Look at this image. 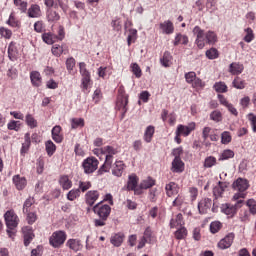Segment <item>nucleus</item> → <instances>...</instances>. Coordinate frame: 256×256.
<instances>
[{
	"label": "nucleus",
	"mask_w": 256,
	"mask_h": 256,
	"mask_svg": "<svg viewBox=\"0 0 256 256\" xmlns=\"http://www.w3.org/2000/svg\"><path fill=\"white\" fill-rule=\"evenodd\" d=\"M193 34L196 36L195 43L198 49H203L205 45H214L217 43V34L213 31H208L205 33V30L201 29L199 26L193 28Z\"/></svg>",
	"instance_id": "1"
},
{
	"label": "nucleus",
	"mask_w": 256,
	"mask_h": 256,
	"mask_svg": "<svg viewBox=\"0 0 256 256\" xmlns=\"http://www.w3.org/2000/svg\"><path fill=\"white\" fill-rule=\"evenodd\" d=\"M93 211L99 217V219L94 220V225L96 227H105L107 225V219L111 215V206L98 203L93 207Z\"/></svg>",
	"instance_id": "2"
},
{
	"label": "nucleus",
	"mask_w": 256,
	"mask_h": 256,
	"mask_svg": "<svg viewBox=\"0 0 256 256\" xmlns=\"http://www.w3.org/2000/svg\"><path fill=\"white\" fill-rule=\"evenodd\" d=\"M116 105L119 110H122V115L124 117L125 113L129 111V108L127 107V105H129V95L125 92V86L123 85H120L118 88Z\"/></svg>",
	"instance_id": "3"
},
{
	"label": "nucleus",
	"mask_w": 256,
	"mask_h": 256,
	"mask_svg": "<svg viewBox=\"0 0 256 256\" xmlns=\"http://www.w3.org/2000/svg\"><path fill=\"white\" fill-rule=\"evenodd\" d=\"M65 241H67V233L63 230L53 232L49 238V244L54 249H59V247L65 244Z\"/></svg>",
	"instance_id": "4"
},
{
	"label": "nucleus",
	"mask_w": 256,
	"mask_h": 256,
	"mask_svg": "<svg viewBox=\"0 0 256 256\" xmlns=\"http://www.w3.org/2000/svg\"><path fill=\"white\" fill-rule=\"evenodd\" d=\"M80 69V75L82 76V82L81 87L82 91L85 93V91L89 90V87H91V73L87 70V64L85 62H81L79 64Z\"/></svg>",
	"instance_id": "5"
},
{
	"label": "nucleus",
	"mask_w": 256,
	"mask_h": 256,
	"mask_svg": "<svg viewBox=\"0 0 256 256\" xmlns=\"http://www.w3.org/2000/svg\"><path fill=\"white\" fill-rule=\"evenodd\" d=\"M82 169L86 175H91L99 169V160L93 156H90L83 160Z\"/></svg>",
	"instance_id": "6"
},
{
	"label": "nucleus",
	"mask_w": 256,
	"mask_h": 256,
	"mask_svg": "<svg viewBox=\"0 0 256 256\" xmlns=\"http://www.w3.org/2000/svg\"><path fill=\"white\" fill-rule=\"evenodd\" d=\"M4 221L7 229H16L19 225V216H17L15 210H8L4 214Z\"/></svg>",
	"instance_id": "7"
},
{
	"label": "nucleus",
	"mask_w": 256,
	"mask_h": 256,
	"mask_svg": "<svg viewBox=\"0 0 256 256\" xmlns=\"http://www.w3.org/2000/svg\"><path fill=\"white\" fill-rule=\"evenodd\" d=\"M241 205H243V200H239L234 205L229 203L222 204L220 209L221 212L224 213V215H227L229 217H235V215H237V209H239Z\"/></svg>",
	"instance_id": "8"
},
{
	"label": "nucleus",
	"mask_w": 256,
	"mask_h": 256,
	"mask_svg": "<svg viewBox=\"0 0 256 256\" xmlns=\"http://www.w3.org/2000/svg\"><path fill=\"white\" fill-rule=\"evenodd\" d=\"M196 128L197 124H195V122H190L188 125L179 124L177 126L176 132L182 137H189Z\"/></svg>",
	"instance_id": "9"
},
{
	"label": "nucleus",
	"mask_w": 256,
	"mask_h": 256,
	"mask_svg": "<svg viewBox=\"0 0 256 256\" xmlns=\"http://www.w3.org/2000/svg\"><path fill=\"white\" fill-rule=\"evenodd\" d=\"M234 241H235V233L230 232L218 242V248L222 250L229 249V247L233 245Z\"/></svg>",
	"instance_id": "10"
},
{
	"label": "nucleus",
	"mask_w": 256,
	"mask_h": 256,
	"mask_svg": "<svg viewBox=\"0 0 256 256\" xmlns=\"http://www.w3.org/2000/svg\"><path fill=\"white\" fill-rule=\"evenodd\" d=\"M22 232L24 235V245L25 247H29L31 245V241L35 239V234L33 233V228L31 226H25L22 228Z\"/></svg>",
	"instance_id": "11"
},
{
	"label": "nucleus",
	"mask_w": 256,
	"mask_h": 256,
	"mask_svg": "<svg viewBox=\"0 0 256 256\" xmlns=\"http://www.w3.org/2000/svg\"><path fill=\"white\" fill-rule=\"evenodd\" d=\"M232 187L233 189H235V191L244 193V191H247V189H249V181H247V179L238 178L236 181H234Z\"/></svg>",
	"instance_id": "12"
},
{
	"label": "nucleus",
	"mask_w": 256,
	"mask_h": 256,
	"mask_svg": "<svg viewBox=\"0 0 256 256\" xmlns=\"http://www.w3.org/2000/svg\"><path fill=\"white\" fill-rule=\"evenodd\" d=\"M125 167V162L116 160L112 165V175H114V177H122L123 172L125 171Z\"/></svg>",
	"instance_id": "13"
},
{
	"label": "nucleus",
	"mask_w": 256,
	"mask_h": 256,
	"mask_svg": "<svg viewBox=\"0 0 256 256\" xmlns=\"http://www.w3.org/2000/svg\"><path fill=\"white\" fill-rule=\"evenodd\" d=\"M12 183L15 185L17 191H23L27 187V178L17 174L12 178Z\"/></svg>",
	"instance_id": "14"
},
{
	"label": "nucleus",
	"mask_w": 256,
	"mask_h": 256,
	"mask_svg": "<svg viewBox=\"0 0 256 256\" xmlns=\"http://www.w3.org/2000/svg\"><path fill=\"white\" fill-rule=\"evenodd\" d=\"M212 203L213 202L210 198H203L202 200H200V202L198 203V210L200 215L207 214L211 209Z\"/></svg>",
	"instance_id": "15"
},
{
	"label": "nucleus",
	"mask_w": 256,
	"mask_h": 256,
	"mask_svg": "<svg viewBox=\"0 0 256 256\" xmlns=\"http://www.w3.org/2000/svg\"><path fill=\"white\" fill-rule=\"evenodd\" d=\"M229 188V183L227 182H218V185L213 188V195L217 199L223 197V193Z\"/></svg>",
	"instance_id": "16"
},
{
	"label": "nucleus",
	"mask_w": 256,
	"mask_h": 256,
	"mask_svg": "<svg viewBox=\"0 0 256 256\" xmlns=\"http://www.w3.org/2000/svg\"><path fill=\"white\" fill-rule=\"evenodd\" d=\"M99 191L97 190H90L85 194V201L89 205V207H93L95 203L97 202V199H99Z\"/></svg>",
	"instance_id": "17"
},
{
	"label": "nucleus",
	"mask_w": 256,
	"mask_h": 256,
	"mask_svg": "<svg viewBox=\"0 0 256 256\" xmlns=\"http://www.w3.org/2000/svg\"><path fill=\"white\" fill-rule=\"evenodd\" d=\"M66 247H69L71 251L77 253L83 249V243L79 239L71 238L66 242Z\"/></svg>",
	"instance_id": "18"
},
{
	"label": "nucleus",
	"mask_w": 256,
	"mask_h": 256,
	"mask_svg": "<svg viewBox=\"0 0 256 256\" xmlns=\"http://www.w3.org/2000/svg\"><path fill=\"white\" fill-rule=\"evenodd\" d=\"M179 189V184L175 182H169L165 186L167 197H175V195H179Z\"/></svg>",
	"instance_id": "19"
},
{
	"label": "nucleus",
	"mask_w": 256,
	"mask_h": 256,
	"mask_svg": "<svg viewBox=\"0 0 256 256\" xmlns=\"http://www.w3.org/2000/svg\"><path fill=\"white\" fill-rule=\"evenodd\" d=\"M159 29L165 35H172L175 31V26H173V22H171V20H166L159 24Z\"/></svg>",
	"instance_id": "20"
},
{
	"label": "nucleus",
	"mask_w": 256,
	"mask_h": 256,
	"mask_svg": "<svg viewBox=\"0 0 256 256\" xmlns=\"http://www.w3.org/2000/svg\"><path fill=\"white\" fill-rule=\"evenodd\" d=\"M172 173H183L185 171V163L181 158H174L171 166Z\"/></svg>",
	"instance_id": "21"
},
{
	"label": "nucleus",
	"mask_w": 256,
	"mask_h": 256,
	"mask_svg": "<svg viewBox=\"0 0 256 256\" xmlns=\"http://www.w3.org/2000/svg\"><path fill=\"white\" fill-rule=\"evenodd\" d=\"M245 71V66L239 62H232L228 67V73L232 75H241Z\"/></svg>",
	"instance_id": "22"
},
{
	"label": "nucleus",
	"mask_w": 256,
	"mask_h": 256,
	"mask_svg": "<svg viewBox=\"0 0 256 256\" xmlns=\"http://www.w3.org/2000/svg\"><path fill=\"white\" fill-rule=\"evenodd\" d=\"M52 54L55 57H61V55H68L69 54V48L65 45H59L55 44L52 46Z\"/></svg>",
	"instance_id": "23"
},
{
	"label": "nucleus",
	"mask_w": 256,
	"mask_h": 256,
	"mask_svg": "<svg viewBox=\"0 0 256 256\" xmlns=\"http://www.w3.org/2000/svg\"><path fill=\"white\" fill-rule=\"evenodd\" d=\"M8 57L10 61H17V57H19V50L17 49V43L14 41L10 42L8 46Z\"/></svg>",
	"instance_id": "24"
},
{
	"label": "nucleus",
	"mask_w": 256,
	"mask_h": 256,
	"mask_svg": "<svg viewBox=\"0 0 256 256\" xmlns=\"http://www.w3.org/2000/svg\"><path fill=\"white\" fill-rule=\"evenodd\" d=\"M29 149H31V134L26 133L24 135V143H22V147L20 149V154L25 156L29 153Z\"/></svg>",
	"instance_id": "25"
},
{
	"label": "nucleus",
	"mask_w": 256,
	"mask_h": 256,
	"mask_svg": "<svg viewBox=\"0 0 256 256\" xmlns=\"http://www.w3.org/2000/svg\"><path fill=\"white\" fill-rule=\"evenodd\" d=\"M58 183L60 187H62L63 191H69V189L73 187V181H71L67 175L60 176Z\"/></svg>",
	"instance_id": "26"
},
{
	"label": "nucleus",
	"mask_w": 256,
	"mask_h": 256,
	"mask_svg": "<svg viewBox=\"0 0 256 256\" xmlns=\"http://www.w3.org/2000/svg\"><path fill=\"white\" fill-rule=\"evenodd\" d=\"M185 221L183 220V214L179 213L170 220V229H177V227H183Z\"/></svg>",
	"instance_id": "27"
},
{
	"label": "nucleus",
	"mask_w": 256,
	"mask_h": 256,
	"mask_svg": "<svg viewBox=\"0 0 256 256\" xmlns=\"http://www.w3.org/2000/svg\"><path fill=\"white\" fill-rule=\"evenodd\" d=\"M155 135V126L149 125L146 127L143 135V140L145 143H151L153 141V136Z\"/></svg>",
	"instance_id": "28"
},
{
	"label": "nucleus",
	"mask_w": 256,
	"mask_h": 256,
	"mask_svg": "<svg viewBox=\"0 0 256 256\" xmlns=\"http://www.w3.org/2000/svg\"><path fill=\"white\" fill-rule=\"evenodd\" d=\"M137 185H139V177L135 174L130 175L127 182V191L135 190Z\"/></svg>",
	"instance_id": "29"
},
{
	"label": "nucleus",
	"mask_w": 256,
	"mask_h": 256,
	"mask_svg": "<svg viewBox=\"0 0 256 256\" xmlns=\"http://www.w3.org/2000/svg\"><path fill=\"white\" fill-rule=\"evenodd\" d=\"M52 139L55 143H62L63 135H61V126H54L52 128Z\"/></svg>",
	"instance_id": "30"
},
{
	"label": "nucleus",
	"mask_w": 256,
	"mask_h": 256,
	"mask_svg": "<svg viewBox=\"0 0 256 256\" xmlns=\"http://www.w3.org/2000/svg\"><path fill=\"white\" fill-rule=\"evenodd\" d=\"M30 79L34 87H41V83H42L41 73H39L38 71H32L30 73Z\"/></svg>",
	"instance_id": "31"
},
{
	"label": "nucleus",
	"mask_w": 256,
	"mask_h": 256,
	"mask_svg": "<svg viewBox=\"0 0 256 256\" xmlns=\"http://www.w3.org/2000/svg\"><path fill=\"white\" fill-rule=\"evenodd\" d=\"M125 239L124 233H117L111 237L110 243L114 245V247H121L123 241Z\"/></svg>",
	"instance_id": "32"
},
{
	"label": "nucleus",
	"mask_w": 256,
	"mask_h": 256,
	"mask_svg": "<svg viewBox=\"0 0 256 256\" xmlns=\"http://www.w3.org/2000/svg\"><path fill=\"white\" fill-rule=\"evenodd\" d=\"M28 17L37 18L41 17V7L37 4L31 5L28 9Z\"/></svg>",
	"instance_id": "33"
},
{
	"label": "nucleus",
	"mask_w": 256,
	"mask_h": 256,
	"mask_svg": "<svg viewBox=\"0 0 256 256\" xmlns=\"http://www.w3.org/2000/svg\"><path fill=\"white\" fill-rule=\"evenodd\" d=\"M189 43V37L187 35H183L181 33L177 34L174 39V46L177 47V45H187Z\"/></svg>",
	"instance_id": "34"
},
{
	"label": "nucleus",
	"mask_w": 256,
	"mask_h": 256,
	"mask_svg": "<svg viewBox=\"0 0 256 256\" xmlns=\"http://www.w3.org/2000/svg\"><path fill=\"white\" fill-rule=\"evenodd\" d=\"M46 19L49 23H55L61 19V16L56 11L49 9L46 14Z\"/></svg>",
	"instance_id": "35"
},
{
	"label": "nucleus",
	"mask_w": 256,
	"mask_h": 256,
	"mask_svg": "<svg viewBox=\"0 0 256 256\" xmlns=\"http://www.w3.org/2000/svg\"><path fill=\"white\" fill-rule=\"evenodd\" d=\"M42 39L44 41V43H46L47 45H53V43H55V41H57V35L51 33V32H47L42 34Z\"/></svg>",
	"instance_id": "36"
},
{
	"label": "nucleus",
	"mask_w": 256,
	"mask_h": 256,
	"mask_svg": "<svg viewBox=\"0 0 256 256\" xmlns=\"http://www.w3.org/2000/svg\"><path fill=\"white\" fill-rule=\"evenodd\" d=\"M45 147H46V153H47L48 157H52V155L55 154V151H57V146L51 140H48L45 143Z\"/></svg>",
	"instance_id": "37"
},
{
	"label": "nucleus",
	"mask_w": 256,
	"mask_h": 256,
	"mask_svg": "<svg viewBox=\"0 0 256 256\" xmlns=\"http://www.w3.org/2000/svg\"><path fill=\"white\" fill-rule=\"evenodd\" d=\"M172 59L173 56H171V53L166 51L164 52L163 57L160 59V63L163 65V67H169V65H171Z\"/></svg>",
	"instance_id": "38"
},
{
	"label": "nucleus",
	"mask_w": 256,
	"mask_h": 256,
	"mask_svg": "<svg viewBox=\"0 0 256 256\" xmlns=\"http://www.w3.org/2000/svg\"><path fill=\"white\" fill-rule=\"evenodd\" d=\"M174 237L178 241L185 239L187 237V228H185L184 226L180 227L174 232Z\"/></svg>",
	"instance_id": "39"
},
{
	"label": "nucleus",
	"mask_w": 256,
	"mask_h": 256,
	"mask_svg": "<svg viewBox=\"0 0 256 256\" xmlns=\"http://www.w3.org/2000/svg\"><path fill=\"white\" fill-rule=\"evenodd\" d=\"M247 83L245 82V80L241 79V77L237 76L234 78V80L232 81V86L235 89H245Z\"/></svg>",
	"instance_id": "40"
},
{
	"label": "nucleus",
	"mask_w": 256,
	"mask_h": 256,
	"mask_svg": "<svg viewBox=\"0 0 256 256\" xmlns=\"http://www.w3.org/2000/svg\"><path fill=\"white\" fill-rule=\"evenodd\" d=\"M25 122H26V125L30 127V129H35L38 127L37 119H35V117H33L31 114L26 115Z\"/></svg>",
	"instance_id": "41"
},
{
	"label": "nucleus",
	"mask_w": 256,
	"mask_h": 256,
	"mask_svg": "<svg viewBox=\"0 0 256 256\" xmlns=\"http://www.w3.org/2000/svg\"><path fill=\"white\" fill-rule=\"evenodd\" d=\"M213 87L216 93H227L228 91V87L227 84H225V82H216Z\"/></svg>",
	"instance_id": "42"
},
{
	"label": "nucleus",
	"mask_w": 256,
	"mask_h": 256,
	"mask_svg": "<svg viewBox=\"0 0 256 256\" xmlns=\"http://www.w3.org/2000/svg\"><path fill=\"white\" fill-rule=\"evenodd\" d=\"M101 152L103 153V155H110L111 157H113V155H117V153H119V150H117V148L113 146H105L101 148Z\"/></svg>",
	"instance_id": "43"
},
{
	"label": "nucleus",
	"mask_w": 256,
	"mask_h": 256,
	"mask_svg": "<svg viewBox=\"0 0 256 256\" xmlns=\"http://www.w3.org/2000/svg\"><path fill=\"white\" fill-rule=\"evenodd\" d=\"M217 165V158L215 156H208L204 160V167L206 169H211V167H215Z\"/></svg>",
	"instance_id": "44"
},
{
	"label": "nucleus",
	"mask_w": 256,
	"mask_h": 256,
	"mask_svg": "<svg viewBox=\"0 0 256 256\" xmlns=\"http://www.w3.org/2000/svg\"><path fill=\"white\" fill-rule=\"evenodd\" d=\"M33 205H35V198L29 196L23 204V213H29Z\"/></svg>",
	"instance_id": "45"
},
{
	"label": "nucleus",
	"mask_w": 256,
	"mask_h": 256,
	"mask_svg": "<svg viewBox=\"0 0 256 256\" xmlns=\"http://www.w3.org/2000/svg\"><path fill=\"white\" fill-rule=\"evenodd\" d=\"M155 185V179L148 177L140 183V189H151Z\"/></svg>",
	"instance_id": "46"
},
{
	"label": "nucleus",
	"mask_w": 256,
	"mask_h": 256,
	"mask_svg": "<svg viewBox=\"0 0 256 256\" xmlns=\"http://www.w3.org/2000/svg\"><path fill=\"white\" fill-rule=\"evenodd\" d=\"M131 71L133 75H135L136 79H141L143 72L141 71V67L137 63H132L131 64Z\"/></svg>",
	"instance_id": "47"
},
{
	"label": "nucleus",
	"mask_w": 256,
	"mask_h": 256,
	"mask_svg": "<svg viewBox=\"0 0 256 256\" xmlns=\"http://www.w3.org/2000/svg\"><path fill=\"white\" fill-rule=\"evenodd\" d=\"M78 197H81V190L78 188L70 190L67 194L68 201H75Z\"/></svg>",
	"instance_id": "48"
},
{
	"label": "nucleus",
	"mask_w": 256,
	"mask_h": 256,
	"mask_svg": "<svg viewBox=\"0 0 256 256\" xmlns=\"http://www.w3.org/2000/svg\"><path fill=\"white\" fill-rule=\"evenodd\" d=\"M210 119L215 121V123H221V121H223V114L219 110H214L210 114Z\"/></svg>",
	"instance_id": "49"
},
{
	"label": "nucleus",
	"mask_w": 256,
	"mask_h": 256,
	"mask_svg": "<svg viewBox=\"0 0 256 256\" xmlns=\"http://www.w3.org/2000/svg\"><path fill=\"white\" fill-rule=\"evenodd\" d=\"M143 238L146 239L148 243H155V237L153 236V232L150 227H147L144 231Z\"/></svg>",
	"instance_id": "50"
},
{
	"label": "nucleus",
	"mask_w": 256,
	"mask_h": 256,
	"mask_svg": "<svg viewBox=\"0 0 256 256\" xmlns=\"http://www.w3.org/2000/svg\"><path fill=\"white\" fill-rule=\"evenodd\" d=\"M235 157V152L232 150H224L220 155L219 161H227V159H233Z\"/></svg>",
	"instance_id": "51"
},
{
	"label": "nucleus",
	"mask_w": 256,
	"mask_h": 256,
	"mask_svg": "<svg viewBox=\"0 0 256 256\" xmlns=\"http://www.w3.org/2000/svg\"><path fill=\"white\" fill-rule=\"evenodd\" d=\"M24 214H26V221L28 223V225H33V223H35V221H37V213L35 212H31L30 210L28 212H24Z\"/></svg>",
	"instance_id": "52"
},
{
	"label": "nucleus",
	"mask_w": 256,
	"mask_h": 256,
	"mask_svg": "<svg viewBox=\"0 0 256 256\" xmlns=\"http://www.w3.org/2000/svg\"><path fill=\"white\" fill-rule=\"evenodd\" d=\"M206 57L207 59H218L219 58V50L216 48H210L209 50L206 51Z\"/></svg>",
	"instance_id": "53"
},
{
	"label": "nucleus",
	"mask_w": 256,
	"mask_h": 256,
	"mask_svg": "<svg viewBox=\"0 0 256 256\" xmlns=\"http://www.w3.org/2000/svg\"><path fill=\"white\" fill-rule=\"evenodd\" d=\"M135 41H137V29H130L127 38L128 46L130 47L131 43H135Z\"/></svg>",
	"instance_id": "54"
},
{
	"label": "nucleus",
	"mask_w": 256,
	"mask_h": 256,
	"mask_svg": "<svg viewBox=\"0 0 256 256\" xmlns=\"http://www.w3.org/2000/svg\"><path fill=\"white\" fill-rule=\"evenodd\" d=\"M231 140H232L231 132L224 131L221 134V143H222V145H229V143H231Z\"/></svg>",
	"instance_id": "55"
},
{
	"label": "nucleus",
	"mask_w": 256,
	"mask_h": 256,
	"mask_svg": "<svg viewBox=\"0 0 256 256\" xmlns=\"http://www.w3.org/2000/svg\"><path fill=\"white\" fill-rule=\"evenodd\" d=\"M92 184L89 181H79L78 189L82 193H85V191H89L91 189Z\"/></svg>",
	"instance_id": "56"
},
{
	"label": "nucleus",
	"mask_w": 256,
	"mask_h": 256,
	"mask_svg": "<svg viewBox=\"0 0 256 256\" xmlns=\"http://www.w3.org/2000/svg\"><path fill=\"white\" fill-rule=\"evenodd\" d=\"M0 35L4 39H11L13 37V31L9 30V28L0 27Z\"/></svg>",
	"instance_id": "57"
},
{
	"label": "nucleus",
	"mask_w": 256,
	"mask_h": 256,
	"mask_svg": "<svg viewBox=\"0 0 256 256\" xmlns=\"http://www.w3.org/2000/svg\"><path fill=\"white\" fill-rule=\"evenodd\" d=\"M245 37H244V41L246 43H251V41H253L255 39V34H253V29L251 28H247L245 29Z\"/></svg>",
	"instance_id": "58"
},
{
	"label": "nucleus",
	"mask_w": 256,
	"mask_h": 256,
	"mask_svg": "<svg viewBox=\"0 0 256 256\" xmlns=\"http://www.w3.org/2000/svg\"><path fill=\"white\" fill-rule=\"evenodd\" d=\"M9 131H19L21 129V124L19 121L12 120L7 124Z\"/></svg>",
	"instance_id": "59"
},
{
	"label": "nucleus",
	"mask_w": 256,
	"mask_h": 256,
	"mask_svg": "<svg viewBox=\"0 0 256 256\" xmlns=\"http://www.w3.org/2000/svg\"><path fill=\"white\" fill-rule=\"evenodd\" d=\"M77 127H85V120L83 118L72 119V129H77Z\"/></svg>",
	"instance_id": "60"
},
{
	"label": "nucleus",
	"mask_w": 256,
	"mask_h": 256,
	"mask_svg": "<svg viewBox=\"0 0 256 256\" xmlns=\"http://www.w3.org/2000/svg\"><path fill=\"white\" fill-rule=\"evenodd\" d=\"M246 205L252 215H256V201L255 199H249Z\"/></svg>",
	"instance_id": "61"
},
{
	"label": "nucleus",
	"mask_w": 256,
	"mask_h": 256,
	"mask_svg": "<svg viewBox=\"0 0 256 256\" xmlns=\"http://www.w3.org/2000/svg\"><path fill=\"white\" fill-rule=\"evenodd\" d=\"M221 227H223V224H221V222H212L210 224V231L213 234L219 233V231H221Z\"/></svg>",
	"instance_id": "62"
},
{
	"label": "nucleus",
	"mask_w": 256,
	"mask_h": 256,
	"mask_svg": "<svg viewBox=\"0 0 256 256\" xmlns=\"http://www.w3.org/2000/svg\"><path fill=\"white\" fill-rule=\"evenodd\" d=\"M14 5H16V7H18V9L22 11V13H25L27 11V2L23 0H14Z\"/></svg>",
	"instance_id": "63"
},
{
	"label": "nucleus",
	"mask_w": 256,
	"mask_h": 256,
	"mask_svg": "<svg viewBox=\"0 0 256 256\" xmlns=\"http://www.w3.org/2000/svg\"><path fill=\"white\" fill-rule=\"evenodd\" d=\"M7 25H9L10 27H19L20 22L15 18V15L13 13L10 14Z\"/></svg>",
	"instance_id": "64"
}]
</instances>
